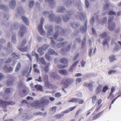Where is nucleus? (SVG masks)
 Returning <instances> with one entry per match:
<instances>
[{
    "label": "nucleus",
    "mask_w": 121,
    "mask_h": 121,
    "mask_svg": "<svg viewBox=\"0 0 121 121\" xmlns=\"http://www.w3.org/2000/svg\"><path fill=\"white\" fill-rule=\"evenodd\" d=\"M18 49L21 51L23 52H26L28 50V47L27 46L25 47H24V46L23 47H19Z\"/></svg>",
    "instance_id": "obj_18"
},
{
    "label": "nucleus",
    "mask_w": 121,
    "mask_h": 121,
    "mask_svg": "<svg viewBox=\"0 0 121 121\" xmlns=\"http://www.w3.org/2000/svg\"><path fill=\"white\" fill-rule=\"evenodd\" d=\"M79 14L80 16V19L82 20L84 19L85 17L84 16V14L83 13L80 12L79 13Z\"/></svg>",
    "instance_id": "obj_45"
},
{
    "label": "nucleus",
    "mask_w": 121,
    "mask_h": 121,
    "mask_svg": "<svg viewBox=\"0 0 121 121\" xmlns=\"http://www.w3.org/2000/svg\"><path fill=\"white\" fill-rule=\"evenodd\" d=\"M53 29L52 25L50 26L48 28V30L47 33L48 36H51L53 32Z\"/></svg>",
    "instance_id": "obj_11"
},
{
    "label": "nucleus",
    "mask_w": 121,
    "mask_h": 121,
    "mask_svg": "<svg viewBox=\"0 0 121 121\" xmlns=\"http://www.w3.org/2000/svg\"><path fill=\"white\" fill-rule=\"evenodd\" d=\"M49 102V101L48 100H43L38 101L36 103L37 106L41 107L43 105L48 103Z\"/></svg>",
    "instance_id": "obj_7"
},
{
    "label": "nucleus",
    "mask_w": 121,
    "mask_h": 121,
    "mask_svg": "<svg viewBox=\"0 0 121 121\" xmlns=\"http://www.w3.org/2000/svg\"><path fill=\"white\" fill-rule=\"evenodd\" d=\"M45 58L47 60H50L51 59L50 56L48 55L47 53H46L45 55Z\"/></svg>",
    "instance_id": "obj_48"
},
{
    "label": "nucleus",
    "mask_w": 121,
    "mask_h": 121,
    "mask_svg": "<svg viewBox=\"0 0 121 121\" xmlns=\"http://www.w3.org/2000/svg\"><path fill=\"white\" fill-rule=\"evenodd\" d=\"M0 9H3L4 11L8 10V8H7L6 6L3 5H0Z\"/></svg>",
    "instance_id": "obj_41"
},
{
    "label": "nucleus",
    "mask_w": 121,
    "mask_h": 121,
    "mask_svg": "<svg viewBox=\"0 0 121 121\" xmlns=\"http://www.w3.org/2000/svg\"><path fill=\"white\" fill-rule=\"evenodd\" d=\"M108 14L109 15H116V13L114 11H109L108 13Z\"/></svg>",
    "instance_id": "obj_47"
},
{
    "label": "nucleus",
    "mask_w": 121,
    "mask_h": 121,
    "mask_svg": "<svg viewBox=\"0 0 121 121\" xmlns=\"http://www.w3.org/2000/svg\"><path fill=\"white\" fill-rule=\"evenodd\" d=\"M68 60L65 58H61L60 60V63H63L65 64L68 65Z\"/></svg>",
    "instance_id": "obj_15"
},
{
    "label": "nucleus",
    "mask_w": 121,
    "mask_h": 121,
    "mask_svg": "<svg viewBox=\"0 0 121 121\" xmlns=\"http://www.w3.org/2000/svg\"><path fill=\"white\" fill-rule=\"evenodd\" d=\"M78 98H73L68 101L69 103H76L78 102Z\"/></svg>",
    "instance_id": "obj_20"
},
{
    "label": "nucleus",
    "mask_w": 121,
    "mask_h": 121,
    "mask_svg": "<svg viewBox=\"0 0 121 121\" xmlns=\"http://www.w3.org/2000/svg\"><path fill=\"white\" fill-rule=\"evenodd\" d=\"M12 59L11 58H9L7 59L5 61V63L8 64L10 63Z\"/></svg>",
    "instance_id": "obj_52"
},
{
    "label": "nucleus",
    "mask_w": 121,
    "mask_h": 121,
    "mask_svg": "<svg viewBox=\"0 0 121 121\" xmlns=\"http://www.w3.org/2000/svg\"><path fill=\"white\" fill-rule=\"evenodd\" d=\"M50 38L51 40V45L52 47H53L55 45L56 43L53 40V39L52 37H51Z\"/></svg>",
    "instance_id": "obj_43"
},
{
    "label": "nucleus",
    "mask_w": 121,
    "mask_h": 121,
    "mask_svg": "<svg viewBox=\"0 0 121 121\" xmlns=\"http://www.w3.org/2000/svg\"><path fill=\"white\" fill-rule=\"evenodd\" d=\"M4 70L6 72L9 73L13 70V68L11 67H10L9 68L6 66L5 65L4 68Z\"/></svg>",
    "instance_id": "obj_19"
},
{
    "label": "nucleus",
    "mask_w": 121,
    "mask_h": 121,
    "mask_svg": "<svg viewBox=\"0 0 121 121\" xmlns=\"http://www.w3.org/2000/svg\"><path fill=\"white\" fill-rule=\"evenodd\" d=\"M66 81L67 82V83L68 84L69 83H71L73 81V80L71 79L68 78L66 79Z\"/></svg>",
    "instance_id": "obj_55"
},
{
    "label": "nucleus",
    "mask_w": 121,
    "mask_h": 121,
    "mask_svg": "<svg viewBox=\"0 0 121 121\" xmlns=\"http://www.w3.org/2000/svg\"><path fill=\"white\" fill-rule=\"evenodd\" d=\"M35 87L37 88L36 89L38 90H39L42 91L43 89L42 86L40 85H36L35 86Z\"/></svg>",
    "instance_id": "obj_32"
},
{
    "label": "nucleus",
    "mask_w": 121,
    "mask_h": 121,
    "mask_svg": "<svg viewBox=\"0 0 121 121\" xmlns=\"http://www.w3.org/2000/svg\"><path fill=\"white\" fill-rule=\"evenodd\" d=\"M61 84H63L64 85V87L62 88V90L64 91H65L64 90V89L66 88H67L68 86V84H67L66 83V82H61Z\"/></svg>",
    "instance_id": "obj_36"
},
{
    "label": "nucleus",
    "mask_w": 121,
    "mask_h": 121,
    "mask_svg": "<svg viewBox=\"0 0 121 121\" xmlns=\"http://www.w3.org/2000/svg\"><path fill=\"white\" fill-rule=\"evenodd\" d=\"M48 53L50 55H58L57 53L53 49H49L48 51Z\"/></svg>",
    "instance_id": "obj_17"
},
{
    "label": "nucleus",
    "mask_w": 121,
    "mask_h": 121,
    "mask_svg": "<svg viewBox=\"0 0 121 121\" xmlns=\"http://www.w3.org/2000/svg\"><path fill=\"white\" fill-rule=\"evenodd\" d=\"M15 104V102L13 101H4L0 99V106H2V107L4 109L6 108L8 105H13Z\"/></svg>",
    "instance_id": "obj_2"
},
{
    "label": "nucleus",
    "mask_w": 121,
    "mask_h": 121,
    "mask_svg": "<svg viewBox=\"0 0 121 121\" xmlns=\"http://www.w3.org/2000/svg\"><path fill=\"white\" fill-rule=\"evenodd\" d=\"M79 61H77L75 62L72 65V66L69 69V71L72 72L74 68V67L78 63Z\"/></svg>",
    "instance_id": "obj_24"
},
{
    "label": "nucleus",
    "mask_w": 121,
    "mask_h": 121,
    "mask_svg": "<svg viewBox=\"0 0 121 121\" xmlns=\"http://www.w3.org/2000/svg\"><path fill=\"white\" fill-rule=\"evenodd\" d=\"M34 3V1H30V2L29 6L31 8L33 6Z\"/></svg>",
    "instance_id": "obj_58"
},
{
    "label": "nucleus",
    "mask_w": 121,
    "mask_h": 121,
    "mask_svg": "<svg viewBox=\"0 0 121 121\" xmlns=\"http://www.w3.org/2000/svg\"><path fill=\"white\" fill-rule=\"evenodd\" d=\"M92 102L93 103H94L96 100V97L95 96H94L92 97Z\"/></svg>",
    "instance_id": "obj_59"
},
{
    "label": "nucleus",
    "mask_w": 121,
    "mask_h": 121,
    "mask_svg": "<svg viewBox=\"0 0 121 121\" xmlns=\"http://www.w3.org/2000/svg\"><path fill=\"white\" fill-rule=\"evenodd\" d=\"M44 51V50L42 47L39 48L38 49V52L41 55H43L44 54V52H43Z\"/></svg>",
    "instance_id": "obj_30"
},
{
    "label": "nucleus",
    "mask_w": 121,
    "mask_h": 121,
    "mask_svg": "<svg viewBox=\"0 0 121 121\" xmlns=\"http://www.w3.org/2000/svg\"><path fill=\"white\" fill-rule=\"evenodd\" d=\"M67 66V65H58L57 66V67L59 69H63L65 68Z\"/></svg>",
    "instance_id": "obj_42"
},
{
    "label": "nucleus",
    "mask_w": 121,
    "mask_h": 121,
    "mask_svg": "<svg viewBox=\"0 0 121 121\" xmlns=\"http://www.w3.org/2000/svg\"><path fill=\"white\" fill-rule=\"evenodd\" d=\"M27 43V40L25 39H24L22 41L21 45L19 47H23Z\"/></svg>",
    "instance_id": "obj_34"
},
{
    "label": "nucleus",
    "mask_w": 121,
    "mask_h": 121,
    "mask_svg": "<svg viewBox=\"0 0 121 121\" xmlns=\"http://www.w3.org/2000/svg\"><path fill=\"white\" fill-rule=\"evenodd\" d=\"M78 104H83L84 102V101L83 100L81 99H78Z\"/></svg>",
    "instance_id": "obj_61"
},
{
    "label": "nucleus",
    "mask_w": 121,
    "mask_h": 121,
    "mask_svg": "<svg viewBox=\"0 0 121 121\" xmlns=\"http://www.w3.org/2000/svg\"><path fill=\"white\" fill-rule=\"evenodd\" d=\"M65 10V8L64 7H59L57 11L58 13L62 12Z\"/></svg>",
    "instance_id": "obj_25"
},
{
    "label": "nucleus",
    "mask_w": 121,
    "mask_h": 121,
    "mask_svg": "<svg viewBox=\"0 0 121 121\" xmlns=\"http://www.w3.org/2000/svg\"><path fill=\"white\" fill-rule=\"evenodd\" d=\"M95 21L94 17H92L91 19L90 20V23L91 24H92L94 23Z\"/></svg>",
    "instance_id": "obj_63"
},
{
    "label": "nucleus",
    "mask_w": 121,
    "mask_h": 121,
    "mask_svg": "<svg viewBox=\"0 0 121 121\" xmlns=\"http://www.w3.org/2000/svg\"><path fill=\"white\" fill-rule=\"evenodd\" d=\"M120 96V95H119L117 96L112 101V102L111 103V104H113L114 101H115V100L119 97Z\"/></svg>",
    "instance_id": "obj_62"
},
{
    "label": "nucleus",
    "mask_w": 121,
    "mask_h": 121,
    "mask_svg": "<svg viewBox=\"0 0 121 121\" xmlns=\"http://www.w3.org/2000/svg\"><path fill=\"white\" fill-rule=\"evenodd\" d=\"M49 65L46 66L44 68V70L46 72H48L49 70Z\"/></svg>",
    "instance_id": "obj_44"
},
{
    "label": "nucleus",
    "mask_w": 121,
    "mask_h": 121,
    "mask_svg": "<svg viewBox=\"0 0 121 121\" xmlns=\"http://www.w3.org/2000/svg\"><path fill=\"white\" fill-rule=\"evenodd\" d=\"M13 79H12L11 78L7 81L6 83V84L8 86L11 85L13 84Z\"/></svg>",
    "instance_id": "obj_21"
},
{
    "label": "nucleus",
    "mask_w": 121,
    "mask_h": 121,
    "mask_svg": "<svg viewBox=\"0 0 121 121\" xmlns=\"http://www.w3.org/2000/svg\"><path fill=\"white\" fill-rule=\"evenodd\" d=\"M55 97L59 98L61 95V94L59 92H57L55 94Z\"/></svg>",
    "instance_id": "obj_51"
},
{
    "label": "nucleus",
    "mask_w": 121,
    "mask_h": 121,
    "mask_svg": "<svg viewBox=\"0 0 121 121\" xmlns=\"http://www.w3.org/2000/svg\"><path fill=\"white\" fill-rule=\"evenodd\" d=\"M100 35L101 37L104 38L107 36V33L106 32H104L100 34Z\"/></svg>",
    "instance_id": "obj_50"
},
{
    "label": "nucleus",
    "mask_w": 121,
    "mask_h": 121,
    "mask_svg": "<svg viewBox=\"0 0 121 121\" xmlns=\"http://www.w3.org/2000/svg\"><path fill=\"white\" fill-rule=\"evenodd\" d=\"M22 18L25 24L27 26L29 25L28 19L24 16L22 17Z\"/></svg>",
    "instance_id": "obj_23"
},
{
    "label": "nucleus",
    "mask_w": 121,
    "mask_h": 121,
    "mask_svg": "<svg viewBox=\"0 0 121 121\" xmlns=\"http://www.w3.org/2000/svg\"><path fill=\"white\" fill-rule=\"evenodd\" d=\"M39 62L42 64L43 65H46V63L45 62L44 58L43 57H41L39 59Z\"/></svg>",
    "instance_id": "obj_28"
},
{
    "label": "nucleus",
    "mask_w": 121,
    "mask_h": 121,
    "mask_svg": "<svg viewBox=\"0 0 121 121\" xmlns=\"http://www.w3.org/2000/svg\"><path fill=\"white\" fill-rule=\"evenodd\" d=\"M50 76L52 77H53V78H56L58 77V75L57 74H56L55 73H52L50 75Z\"/></svg>",
    "instance_id": "obj_40"
},
{
    "label": "nucleus",
    "mask_w": 121,
    "mask_h": 121,
    "mask_svg": "<svg viewBox=\"0 0 121 121\" xmlns=\"http://www.w3.org/2000/svg\"><path fill=\"white\" fill-rule=\"evenodd\" d=\"M16 5V1L15 0H12L9 2V6L10 8L13 9Z\"/></svg>",
    "instance_id": "obj_14"
},
{
    "label": "nucleus",
    "mask_w": 121,
    "mask_h": 121,
    "mask_svg": "<svg viewBox=\"0 0 121 121\" xmlns=\"http://www.w3.org/2000/svg\"><path fill=\"white\" fill-rule=\"evenodd\" d=\"M102 88V86L99 84L96 89V94H99L101 91Z\"/></svg>",
    "instance_id": "obj_16"
},
{
    "label": "nucleus",
    "mask_w": 121,
    "mask_h": 121,
    "mask_svg": "<svg viewBox=\"0 0 121 121\" xmlns=\"http://www.w3.org/2000/svg\"><path fill=\"white\" fill-rule=\"evenodd\" d=\"M45 2L46 3L48 2L49 3H50L52 5V4H54L53 0H45Z\"/></svg>",
    "instance_id": "obj_53"
},
{
    "label": "nucleus",
    "mask_w": 121,
    "mask_h": 121,
    "mask_svg": "<svg viewBox=\"0 0 121 121\" xmlns=\"http://www.w3.org/2000/svg\"><path fill=\"white\" fill-rule=\"evenodd\" d=\"M114 17L111 18L109 17L108 19V22L109 23L108 29L110 31L113 30L115 27V23L112 22V21Z\"/></svg>",
    "instance_id": "obj_4"
},
{
    "label": "nucleus",
    "mask_w": 121,
    "mask_h": 121,
    "mask_svg": "<svg viewBox=\"0 0 121 121\" xmlns=\"http://www.w3.org/2000/svg\"><path fill=\"white\" fill-rule=\"evenodd\" d=\"M71 45H68L64 49L63 48H62L60 50V52L63 55L64 54V53L65 52L69 50L70 48Z\"/></svg>",
    "instance_id": "obj_12"
},
{
    "label": "nucleus",
    "mask_w": 121,
    "mask_h": 121,
    "mask_svg": "<svg viewBox=\"0 0 121 121\" xmlns=\"http://www.w3.org/2000/svg\"><path fill=\"white\" fill-rule=\"evenodd\" d=\"M11 55L13 56V58L16 59H18L20 57V55L17 53H12Z\"/></svg>",
    "instance_id": "obj_26"
},
{
    "label": "nucleus",
    "mask_w": 121,
    "mask_h": 121,
    "mask_svg": "<svg viewBox=\"0 0 121 121\" xmlns=\"http://www.w3.org/2000/svg\"><path fill=\"white\" fill-rule=\"evenodd\" d=\"M49 19L51 21L53 22L54 20H55L56 22L57 23H59L61 21V19L60 17L55 18L53 12L49 16Z\"/></svg>",
    "instance_id": "obj_3"
},
{
    "label": "nucleus",
    "mask_w": 121,
    "mask_h": 121,
    "mask_svg": "<svg viewBox=\"0 0 121 121\" xmlns=\"http://www.w3.org/2000/svg\"><path fill=\"white\" fill-rule=\"evenodd\" d=\"M86 38L85 37H84V38L82 42V44L81 45L82 48H83L84 47L85 43H86Z\"/></svg>",
    "instance_id": "obj_33"
},
{
    "label": "nucleus",
    "mask_w": 121,
    "mask_h": 121,
    "mask_svg": "<svg viewBox=\"0 0 121 121\" xmlns=\"http://www.w3.org/2000/svg\"><path fill=\"white\" fill-rule=\"evenodd\" d=\"M58 72L59 73L63 75H66L67 73V71L65 69L59 70Z\"/></svg>",
    "instance_id": "obj_22"
},
{
    "label": "nucleus",
    "mask_w": 121,
    "mask_h": 121,
    "mask_svg": "<svg viewBox=\"0 0 121 121\" xmlns=\"http://www.w3.org/2000/svg\"><path fill=\"white\" fill-rule=\"evenodd\" d=\"M37 66V65L36 64H34L33 65V68L34 69V71L35 72L37 73H40L39 70L37 68H36Z\"/></svg>",
    "instance_id": "obj_37"
},
{
    "label": "nucleus",
    "mask_w": 121,
    "mask_h": 121,
    "mask_svg": "<svg viewBox=\"0 0 121 121\" xmlns=\"http://www.w3.org/2000/svg\"><path fill=\"white\" fill-rule=\"evenodd\" d=\"M26 28L24 25H21L20 26V29L19 33L21 37L23 36L25 33L26 31Z\"/></svg>",
    "instance_id": "obj_6"
},
{
    "label": "nucleus",
    "mask_w": 121,
    "mask_h": 121,
    "mask_svg": "<svg viewBox=\"0 0 121 121\" xmlns=\"http://www.w3.org/2000/svg\"><path fill=\"white\" fill-rule=\"evenodd\" d=\"M82 81V78H78L76 80V84L79 83Z\"/></svg>",
    "instance_id": "obj_56"
},
{
    "label": "nucleus",
    "mask_w": 121,
    "mask_h": 121,
    "mask_svg": "<svg viewBox=\"0 0 121 121\" xmlns=\"http://www.w3.org/2000/svg\"><path fill=\"white\" fill-rule=\"evenodd\" d=\"M72 27L75 29H76L78 28L80 26V25L78 24L73 23H71Z\"/></svg>",
    "instance_id": "obj_27"
},
{
    "label": "nucleus",
    "mask_w": 121,
    "mask_h": 121,
    "mask_svg": "<svg viewBox=\"0 0 121 121\" xmlns=\"http://www.w3.org/2000/svg\"><path fill=\"white\" fill-rule=\"evenodd\" d=\"M68 43L67 41L63 42L58 43L57 45V47L58 48L64 47L66 46Z\"/></svg>",
    "instance_id": "obj_13"
},
{
    "label": "nucleus",
    "mask_w": 121,
    "mask_h": 121,
    "mask_svg": "<svg viewBox=\"0 0 121 121\" xmlns=\"http://www.w3.org/2000/svg\"><path fill=\"white\" fill-rule=\"evenodd\" d=\"M86 6L87 8H88L89 6V3L88 1L87 0H85Z\"/></svg>",
    "instance_id": "obj_64"
},
{
    "label": "nucleus",
    "mask_w": 121,
    "mask_h": 121,
    "mask_svg": "<svg viewBox=\"0 0 121 121\" xmlns=\"http://www.w3.org/2000/svg\"><path fill=\"white\" fill-rule=\"evenodd\" d=\"M69 18V16H68L67 15H66L63 17V20L64 22H66L68 21Z\"/></svg>",
    "instance_id": "obj_39"
},
{
    "label": "nucleus",
    "mask_w": 121,
    "mask_h": 121,
    "mask_svg": "<svg viewBox=\"0 0 121 121\" xmlns=\"http://www.w3.org/2000/svg\"><path fill=\"white\" fill-rule=\"evenodd\" d=\"M21 67V65L20 63L19 62L17 63V66H16L15 71L16 72H17L20 69Z\"/></svg>",
    "instance_id": "obj_38"
},
{
    "label": "nucleus",
    "mask_w": 121,
    "mask_h": 121,
    "mask_svg": "<svg viewBox=\"0 0 121 121\" xmlns=\"http://www.w3.org/2000/svg\"><path fill=\"white\" fill-rule=\"evenodd\" d=\"M42 47L44 51L48 48V46L46 44H44Z\"/></svg>",
    "instance_id": "obj_57"
},
{
    "label": "nucleus",
    "mask_w": 121,
    "mask_h": 121,
    "mask_svg": "<svg viewBox=\"0 0 121 121\" xmlns=\"http://www.w3.org/2000/svg\"><path fill=\"white\" fill-rule=\"evenodd\" d=\"M94 83V82H92L89 83H83V85L87 87L91 91H92L93 89V84Z\"/></svg>",
    "instance_id": "obj_8"
},
{
    "label": "nucleus",
    "mask_w": 121,
    "mask_h": 121,
    "mask_svg": "<svg viewBox=\"0 0 121 121\" xmlns=\"http://www.w3.org/2000/svg\"><path fill=\"white\" fill-rule=\"evenodd\" d=\"M115 56L114 55H112L109 57V59L110 62H112L116 59L115 58Z\"/></svg>",
    "instance_id": "obj_29"
},
{
    "label": "nucleus",
    "mask_w": 121,
    "mask_h": 121,
    "mask_svg": "<svg viewBox=\"0 0 121 121\" xmlns=\"http://www.w3.org/2000/svg\"><path fill=\"white\" fill-rule=\"evenodd\" d=\"M110 40V39L108 38L106 39H105L103 40L102 42V44L103 45H105L107 44L108 45V42Z\"/></svg>",
    "instance_id": "obj_31"
},
{
    "label": "nucleus",
    "mask_w": 121,
    "mask_h": 121,
    "mask_svg": "<svg viewBox=\"0 0 121 121\" xmlns=\"http://www.w3.org/2000/svg\"><path fill=\"white\" fill-rule=\"evenodd\" d=\"M108 89V86H106L103 87V89L102 91V92H105Z\"/></svg>",
    "instance_id": "obj_54"
},
{
    "label": "nucleus",
    "mask_w": 121,
    "mask_h": 121,
    "mask_svg": "<svg viewBox=\"0 0 121 121\" xmlns=\"http://www.w3.org/2000/svg\"><path fill=\"white\" fill-rule=\"evenodd\" d=\"M12 90V89H11L10 88H7L4 91V93L5 94L8 95L10 93Z\"/></svg>",
    "instance_id": "obj_35"
},
{
    "label": "nucleus",
    "mask_w": 121,
    "mask_h": 121,
    "mask_svg": "<svg viewBox=\"0 0 121 121\" xmlns=\"http://www.w3.org/2000/svg\"><path fill=\"white\" fill-rule=\"evenodd\" d=\"M64 115L63 114H57L55 115V117L56 119H60Z\"/></svg>",
    "instance_id": "obj_46"
},
{
    "label": "nucleus",
    "mask_w": 121,
    "mask_h": 121,
    "mask_svg": "<svg viewBox=\"0 0 121 121\" xmlns=\"http://www.w3.org/2000/svg\"><path fill=\"white\" fill-rule=\"evenodd\" d=\"M55 30L56 31L55 33L53 35V36L54 37V39H56L59 35V32H60V34L63 35L64 33V30L62 29L61 27L59 26H56L55 28Z\"/></svg>",
    "instance_id": "obj_1"
},
{
    "label": "nucleus",
    "mask_w": 121,
    "mask_h": 121,
    "mask_svg": "<svg viewBox=\"0 0 121 121\" xmlns=\"http://www.w3.org/2000/svg\"><path fill=\"white\" fill-rule=\"evenodd\" d=\"M117 71L116 70H111L109 71L108 73L109 74H111L112 73H115Z\"/></svg>",
    "instance_id": "obj_60"
},
{
    "label": "nucleus",
    "mask_w": 121,
    "mask_h": 121,
    "mask_svg": "<svg viewBox=\"0 0 121 121\" xmlns=\"http://www.w3.org/2000/svg\"><path fill=\"white\" fill-rule=\"evenodd\" d=\"M44 21V18H42L41 20L40 24L38 28V29L39 32L42 35H45V32L43 30L42 27Z\"/></svg>",
    "instance_id": "obj_5"
},
{
    "label": "nucleus",
    "mask_w": 121,
    "mask_h": 121,
    "mask_svg": "<svg viewBox=\"0 0 121 121\" xmlns=\"http://www.w3.org/2000/svg\"><path fill=\"white\" fill-rule=\"evenodd\" d=\"M45 84L46 86L48 88L49 87L52 86V85L50 84L48 81L46 82H45Z\"/></svg>",
    "instance_id": "obj_49"
},
{
    "label": "nucleus",
    "mask_w": 121,
    "mask_h": 121,
    "mask_svg": "<svg viewBox=\"0 0 121 121\" xmlns=\"http://www.w3.org/2000/svg\"><path fill=\"white\" fill-rule=\"evenodd\" d=\"M12 46L10 43L9 42L7 44V48L6 53L7 54H10L12 52Z\"/></svg>",
    "instance_id": "obj_10"
},
{
    "label": "nucleus",
    "mask_w": 121,
    "mask_h": 121,
    "mask_svg": "<svg viewBox=\"0 0 121 121\" xmlns=\"http://www.w3.org/2000/svg\"><path fill=\"white\" fill-rule=\"evenodd\" d=\"M87 20H86L84 26H82L80 29V30L82 33H85L87 30L86 26Z\"/></svg>",
    "instance_id": "obj_9"
}]
</instances>
